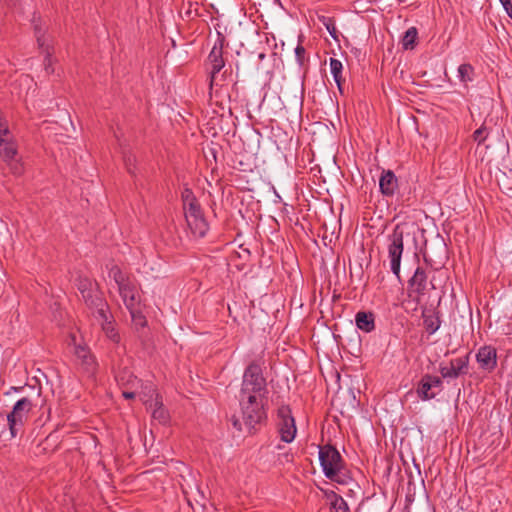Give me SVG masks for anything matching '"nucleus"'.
I'll use <instances>...</instances> for the list:
<instances>
[{
    "instance_id": "c756f323",
    "label": "nucleus",
    "mask_w": 512,
    "mask_h": 512,
    "mask_svg": "<svg viewBox=\"0 0 512 512\" xmlns=\"http://www.w3.org/2000/svg\"><path fill=\"white\" fill-rule=\"evenodd\" d=\"M331 481L337 482L341 485H346L351 481V476L349 471L345 468V464L343 463L341 465V468H338L335 470V476L332 478H329Z\"/></svg>"
},
{
    "instance_id": "c85d7f7f",
    "label": "nucleus",
    "mask_w": 512,
    "mask_h": 512,
    "mask_svg": "<svg viewBox=\"0 0 512 512\" xmlns=\"http://www.w3.org/2000/svg\"><path fill=\"white\" fill-rule=\"evenodd\" d=\"M127 309L130 312L132 322L136 327L143 328L146 326L147 320H146V317L141 312L140 305L134 306L133 308H127Z\"/></svg>"
},
{
    "instance_id": "7c9ffc66",
    "label": "nucleus",
    "mask_w": 512,
    "mask_h": 512,
    "mask_svg": "<svg viewBox=\"0 0 512 512\" xmlns=\"http://www.w3.org/2000/svg\"><path fill=\"white\" fill-rule=\"evenodd\" d=\"M182 200L184 211H187L188 208H192V206H194L195 208L200 207V204L198 203L191 189L186 188L182 192Z\"/></svg>"
},
{
    "instance_id": "393cba45",
    "label": "nucleus",
    "mask_w": 512,
    "mask_h": 512,
    "mask_svg": "<svg viewBox=\"0 0 512 512\" xmlns=\"http://www.w3.org/2000/svg\"><path fill=\"white\" fill-rule=\"evenodd\" d=\"M329 65H330V71L333 75L334 81L337 84L339 92L343 93L342 84L344 82V79L342 77V71H343V64L340 60L336 58H330L329 59Z\"/></svg>"
},
{
    "instance_id": "0eeeda50",
    "label": "nucleus",
    "mask_w": 512,
    "mask_h": 512,
    "mask_svg": "<svg viewBox=\"0 0 512 512\" xmlns=\"http://www.w3.org/2000/svg\"><path fill=\"white\" fill-rule=\"evenodd\" d=\"M319 461L326 478L335 476V470L344 463L339 451L330 444L319 447Z\"/></svg>"
},
{
    "instance_id": "f704fd0d",
    "label": "nucleus",
    "mask_w": 512,
    "mask_h": 512,
    "mask_svg": "<svg viewBox=\"0 0 512 512\" xmlns=\"http://www.w3.org/2000/svg\"><path fill=\"white\" fill-rule=\"evenodd\" d=\"M487 137V129L486 127L482 126L474 131L473 138L475 141H477L479 144L482 143Z\"/></svg>"
},
{
    "instance_id": "4c0bfd02",
    "label": "nucleus",
    "mask_w": 512,
    "mask_h": 512,
    "mask_svg": "<svg viewBox=\"0 0 512 512\" xmlns=\"http://www.w3.org/2000/svg\"><path fill=\"white\" fill-rule=\"evenodd\" d=\"M122 395L126 399H133L135 397V393L134 392H129V391H124L122 393Z\"/></svg>"
},
{
    "instance_id": "f3484780",
    "label": "nucleus",
    "mask_w": 512,
    "mask_h": 512,
    "mask_svg": "<svg viewBox=\"0 0 512 512\" xmlns=\"http://www.w3.org/2000/svg\"><path fill=\"white\" fill-rule=\"evenodd\" d=\"M59 444V435L56 432H52L36 446L34 454L38 457L52 454L57 451Z\"/></svg>"
},
{
    "instance_id": "412c9836",
    "label": "nucleus",
    "mask_w": 512,
    "mask_h": 512,
    "mask_svg": "<svg viewBox=\"0 0 512 512\" xmlns=\"http://www.w3.org/2000/svg\"><path fill=\"white\" fill-rule=\"evenodd\" d=\"M428 378H430V374L423 375L417 386L418 397L424 401L433 399L437 394L432 391L431 381Z\"/></svg>"
},
{
    "instance_id": "f257e3e1",
    "label": "nucleus",
    "mask_w": 512,
    "mask_h": 512,
    "mask_svg": "<svg viewBox=\"0 0 512 512\" xmlns=\"http://www.w3.org/2000/svg\"><path fill=\"white\" fill-rule=\"evenodd\" d=\"M109 277L117 284L119 294L126 308L140 305L139 287L133 277L128 276L117 265L110 268Z\"/></svg>"
},
{
    "instance_id": "72a5a7b5",
    "label": "nucleus",
    "mask_w": 512,
    "mask_h": 512,
    "mask_svg": "<svg viewBox=\"0 0 512 512\" xmlns=\"http://www.w3.org/2000/svg\"><path fill=\"white\" fill-rule=\"evenodd\" d=\"M123 159H124V163L127 168V171L130 174H135V161H136L135 156L131 153H124Z\"/></svg>"
},
{
    "instance_id": "dca6fc26",
    "label": "nucleus",
    "mask_w": 512,
    "mask_h": 512,
    "mask_svg": "<svg viewBox=\"0 0 512 512\" xmlns=\"http://www.w3.org/2000/svg\"><path fill=\"white\" fill-rule=\"evenodd\" d=\"M380 192L385 197H393L398 189V179L392 170H383L379 179Z\"/></svg>"
},
{
    "instance_id": "39448f33",
    "label": "nucleus",
    "mask_w": 512,
    "mask_h": 512,
    "mask_svg": "<svg viewBox=\"0 0 512 512\" xmlns=\"http://www.w3.org/2000/svg\"><path fill=\"white\" fill-rule=\"evenodd\" d=\"M404 232L400 225H396L388 237V257L392 273L400 279L401 258L404 250Z\"/></svg>"
},
{
    "instance_id": "4be33fe9",
    "label": "nucleus",
    "mask_w": 512,
    "mask_h": 512,
    "mask_svg": "<svg viewBox=\"0 0 512 512\" xmlns=\"http://www.w3.org/2000/svg\"><path fill=\"white\" fill-rule=\"evenodd\" d=\"M422 317L424 328L428 334L432 335L440 328L441 320L434 311H423Z\"/></svg>"
},
{
    "instance_id": "58836bf2",
    "label": "nucleus",
    "mask_w": 512,
    "mask_h": 512,
    "mask_svg": "<svg viewBox=\"0 0 512 512\" xmlns=\"http://www.w3.org/2000/svg\"><path fill=\"white\" fill-rule=\"evenodd\" d=\"M264 57H265V54H263V53H261V54L259 55V59H261V60H262V59H264Z\"/></svg>"
},
{
    "instance_id": "423d86ee",
    "label": "nucleus",
    "mask_w": 512,
    "mask_h": 512,
    "mask_svg": "<svg viewBox=\"0 0 512 512\" xmlns=\"http://www.w3.org/2000/svg\"><path fill=\"white\" fill-rule=\"evenodd\" d=\"M277 431L281 441L291 443L297 433L295 419L288 405H282L277 410Z\"/></svg>"
},
{
    "instance_id": "9b49d317",
    "label": "nucleus",
    "mask_w": 512,
    "mask_h": 512,
    "mask_svg": "<svg viewBox=\"0 0 512 512\" xmlns=\"http://www.w3.org/2000/svg\"><path fill=\"white\" fill-rule=\"evenodd\" d=\"M105 303H98V323L101 324L102 331L106 338L113 344H119L121 336L119 334L117 324L113 316L108 315L107 311L104 310Z\"/></svg>"
},
{
    "instance_id": "5701e85b",
    "label": "nucleus",
    "mask_w": 512,
    "mask_h": 512,
    "mask_svg": "<svg viewBox=\"0 0 512 512\" xmlns=\"http://www.w3.org/2000/svg\"><path fill=\"white\" fill-rule=\"evenodd\" d=\"M326 497L330 500L331 512H350V508L345 499L334 491L326 493Z\"/></svg>"
},
{
    "instance_id": "e433bc0d",
    "label": "nucleus",
    "mask_w": 512,
    "mask_h": 512,
    "mask_svg": "<svg viewBox=\"0 0 512 512\" xmlns=\"http://www.w3.org/2000/svg\"><path fill=\"white\" fill-rule=\"evenodd\" d=\"M428 380L431 381L432 389L433 388H438L439 390L441 389L443 381L440 377L430 375V378H428Z\"/></svg>"
},
{
    "instance_id": "bb28decb",
    "label": "nucleus",
    "mask_w": 512,
    "mask_h": 512,
    "mask_svg": "<svg viewBox=\"0 0 512 512\" xmlns=\"http://www.w3.org/2000/svg\"><path fill=\"white\" fill-rule=\"evenodd\" d=\"M418 31L416 27H410L402 38V46L404 49H413L416 45Z\"/></svg>"
},
{
    "instance_id": "9d476101",
    "label": "nucleus",
    "mask_w": 512,
    "mask_h": 512,
    "mask_svg": "<svg viewBox=\"0 0 512 512\" xmlns=\"http://www.w3.org/2000/svg\"><path fill=\"white\" fill-rule=\"evenodd\" d=\"M427 286V273L423 267L418 266L413 276L408 280L409 297L419 303L421 297L426 294Z\"/></svg>"
},
{
    "instance_id": "2f4dec72",
    "label": "nucleus",
    "mask_w": 512,
    "mask_h": 512,
    "mask_svg": "<svg viewBox=\"0 0 512 512\" xmlns=\"http://www.w3.org/2000/svg\"><path fill=\"white\" fill-rule=\"evenodd\" d=\"M152 417L158 420L160 423H166L168 420V412L164 409L162 403H160L152 412Z\"/></svg>"
},
{
    "instance_id": "1a4fd4ad",
    "label": "nucleus",
    "mask_w": 512,
    "mask_h": 512,
    "mask_svg": "<svg viewBox=\"0 0 512 512\" xmlns=\"http://www.w3.org/2000/svg\"><path fill=\"white\" fill-rule=\"evenodd\" d=\"M469 361L470 353H467L462 357L452 359L449 366L441 363L439 372L443 379H456L459 376L467 375L469 372Z\"/></svg>"
},
{
    "instance_id": "b1692460",
    "label": "nucleus",
    "mask_w": 512,
    "mask_h": 512,
    "mask_svg": "<svg viewBox=\"0 0 512 512\" xmlns=\"http://www.w3.org/2000/svg\"><path fill=\"white\" fill-rule=\"evenodd\" d=\"M17 155V149L13 142L6 140L5 137H0V156L6 162L14 160Z\"/></svg>"
},
{
    "instance_id": "ddd939ff",
    "label": "nucleus",
    "mask_w": 512,
    "mask_h": 512,
    "mask_svg": "<svg viewBox=\"0 0 512 512\" xmlns=\"http://www.w3.org/2000/svg\"><path fill=\"white\" fill-rule=\"evenodd\" d=\"M225 46V37L218 33V38L214 43L212 50L208 55V61L211 64V84L213 83V79L217 73L221 71V69L225 66V61L223 58V48Z\"/></svg>"
},
{
    "instance_id": "2eb2a0df",
    "label": "nucleus",
    "mask_w": 512,
    "mask_h": 512,
    "mask_svg": "<svg viewBox=\"0 0 512 512\" xmlns=\"http://www.w3.org/2000/svg\"><path fill=\"white\" fill-rule=\"evenodd\" d=\"M476 361L480 368L492 372L497 367V350L491 345H484L476 353Z\"/></svg>"
},
{
    "instance_id": "4468645a",
    "label": "nucleus",
    "mask_w": 512,
    "mask_h": 512,
    "mask_svg": "<svg viewBox=\"0 0 512 512\" xmlns=\"http://www.w3.org/2000/svg\"><path fill=\"white\" fill-rule=\"evenodd\" d=\"M75 355L79 360V365L83 373L95 381L96 361L94 355L86 345H76Z\"/></svg>"
},
{
    "instance_id": "c9c22d12",
    "label": "nucleus",
    "mask_w": 512,
    "mask_h": 512,
    "mask_svg": "<svg viewBox=\"0 0 512 512\" xmlns=\"http://www.w3.org/2000/svg\"><path fill=\"white\" fill-rule=\"evenodd\" d=\"M504 10L506 11L509 18L512 19V1L511 0H499Z\"/></svg>"
},
{
    "instance_id": "6ab92c4d",
    "label": "nucleus",
    "mask_w": 512,
    "mask_h": 512,
    "mask_svg": "<svg viewBox=\"0 0 512 512\" xmlns=\"http://www.w3.org/2000/svg\"><path fill=\"white\" fill-rule=\"evenodd\" d=\"M239 406L247 405H266L267 394L253 393L251 391L239 390L238 394Z\"/></svg>"
},
{
    "instance_id": "6e6552de",
    "label": "nucleus",
    "mask_w": 512,
    "mask_h": 512,
    "mask_svg": "<svg viewBox=\"0 0 512 512\" xmlns=\"http://www.w3.org/2000/svg\"><path fill=\"white\" fill-rule=\"evenodd\" d=\"M184 212L185 219L191 233L195 237L203 238L209 230V225L203 215L201 206L197 208L192 206V208H188V210Z\"/></svg>"
},
{
    "instance_id": "20e7f679",
    "label": "nucleus",
    "mask_w": 512,
    "mask_h": 512,
    "mask_svg": "<svg viewBox=\"0 0 512 512\" xmlns=\"http://www.w3.org/2000/svg\"><path fill=\"white\" fill-rule=\"evenodd\" d=\"M32 409V402L29 398H22L18 400L12 411L7 415V422L11 438L22 435L24 432V425L28 420L29 412Z\"/></svg>"
},
{
    "instance_id": "7ed1b4c3",
    "label": "nucleus",
    "mask_w": 512,
    "mask_h": 512,
    "mask_svg": "<svg viewBox=\"0 0 512 512\" xmlns=\"http://www.w3.org/2000/svg\"><path fill=\"white\" fill-rule=\"evenodd\" d=\"M240 390L268 394L267 381L260 360H253L245 368Z\"/></svg>"
},
{
    "instance_id": "cd10ccee",
    "label": "nucleus",
    "mask_w": 512,
    "mask_h": 512,
    "mask_svg": "<svg viewBox=\"0 0 512 512\" xmlns=\"http://www.w3.org/2000/svg\"><path fill=\"white\" fill-rule=\"evenodd\" d=\"M319 22L327 29L330 36L334 40H338V31L336 29L335 20L332 17L320 15L318 16Z\"/></svg>"
},
{
    "instance_id": "aec40b11",
    "label": "nucleus",
    "mask_w": 512,
    "mask_h": 512,
    "mask_svg": "<svg viewBox=\"0 0 512 512\" xmlns=\"http://www.w3.org/2000/svg\"><path fill=\"white\" fill-rule=\"evenodd\" d=\"M355 323L358 329L369 333L375 329V318L372 312L359 311L355 315Z\"/></svg>"
},
{
    "instance_id": "a211bd4d",
    "label": "nucleus",
    "mask_w": 512,
    "mask_h": 512,
    "mask_svg": "<svg viewBox=\"0 0 512 512\" xmlns=\"http://www.w3.org/2000/svg\"><path fill=\"white\" fill-rule=\"evenodd\" d=\"M77 289L85 302V304L91 309L92 314L94 313L95 308V298L93 295V291L91 289L92 283L87 278H78L77 279Z\"/></svg>"
},
{
    "instance_id": "473e14b6",
    "label": "nucleus",
    "mask_w": 512,
    "mask_h": 512,
    "mask_svg": "<svg viewBox=\"0 0 512 512\" xmlns=\"http://www.w3.org/2000/svg\"><path fill=\"white\" fill-rule=\"evenodd\" d=\"M301 38L302 37H299V42H301ZM295 57H296L297 63L300 66H303L305 64V62L307 61L306 50L301 43H299L295 48Z\"/></svg>"
},
{
    "instance_id": "f8f14e48",
    "label": "nucleus",
    "mask_w": 512,
    "mask_h": 512,
    "mask_svg": "<svg viewBox=\"0 0 512 512\" xmlns=\"http://www.w3.org/2000/svg\"><path fill=\"white\" fill-rule=\"evenodd\" d=\"M32 25H33L34 35L36 37L37 44H38L39 48L42 49V51L46 53L44 62H45L46 70H48L53 49L46 42L45 34L47 31V27L45 24L42 23L41 17L39 15H37L36 13L33 14Z\"/></svg>"
},
{
    "instance_id": "ea45409f",
    "label": "nucleus",
    "mask_w": 512,
    "mask_h": 512,
    "mask_svg": "<svg viewBox=\"0 0 512 512\" xmlns=\"http://www.w3.org/2000/svg\"><path fill=\"white\" fill-rule=\"evenodd\" d=\"M18 171H19V167H18V165L16 164V166H15V173H16V172H18Z\"/></svg>"
},
{
    "instance_id": "f03ea898",
    "label": "nucleus",
    "mask_w": 512,
    "mask_h": 512,
    "mask_svg": "<svg viewBox=\"0 0 512 512\" xmlns=\"http://www.w3.org/2000/svg\"><path fill=\"white\" fill-rule=\"evenodd\" d=\"M241 419L237 416L232 417V424L234 428L242 431L244 428L252 433L267 419V412L264 405H247L240 406Z\"/></svg>"
},
{
    "instance_id": "a878e982",
    "label": "nucleus",
    "mask_w": 512,
    "mask_h": 512,
    "mask_svg": "<svg viewBox=\"0 0 512 512\" xmlns=\"http://www.w3.org/2000/svg\"><path fill=\"white\" fill-rule=\"evenodd\" d=\"M474 73V67L469 63L461 64L458 67V78L465 86L468 82L473 81Z\"/></svg>"
}]
</instances>
